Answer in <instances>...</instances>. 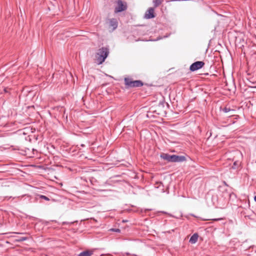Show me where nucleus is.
<instances>
[{
    "mask_svg": "<svg viewBox=\"0 0 256 256\" xmlns=\"http://www.w3.org/2000/svg\"><path fill=\"white\" fill-rule=\"evenodd\" d=\"M4 92L6 93L8 92L7 89L6 88H4Z\"/></svg>",
    "mask_w": 256,
    "mask_h": 256,
    "instance_id": "nucleus-19",
    "label": "nucleus"
},
{
    "mask_svg": "<svg viewBox=\"0 0 256 256\" xmlns=\"http://www.w3.org/2000/svg\"><path fill=\"white\" fill-rule=\"evenodd\" d=\"M26 238H25V237H22V238H20L18 240L19 241H24L25 240H26Z\"/></svg>",
    "mask_w": 256,
    "mask_h": 256,
    "instance_id": "nucleus-18",
    "label": "nucleus"
},
{
    "mask_svg": "<svg viewBox=\"0 0 256 256\" xmlns=\"http://www.w3.org/2000/svg\"><path fill=\"white\" fill-rule=\"evenodd\" d=\"M160 158L168 162H170L172 158V155L166 153H162L160 154Z\"/></svg>",
    "mask_w": 256,
    "mask_h": 256,
    "instance_id": "nucleus-7",
    "label": "nucleus"
},
{
    "mask_svg": "<svg viewBox=\"0 0 256 256\" xmlns=\"http://www.w3.org/2000/svg\"><path fill=\"white\" fill-rule=\"evenodd\" d=\"M232 110L230 108H224V109H223V112H224L226 113V112H230Z\"/></svg>",
    "mask_w": 256,
    "mask_h": 256,
    "instance_id": "nucleus-13",
    "label": "nucleus"
},
{
    "mask_svg": "<svg viewBox=\"0 0 256 256\" xmlns=\"http://www.w3.org/2000/svg\"><path fill=\"white\" fill-rule=\"evenodd\" d=\"M109 54V49L102 47L98 50L96 53V60L98 64H102Z\"/></svg>",
    "mask_w": 256,
    "mask_h": 256,
    "instance_id": "nucleus-1",
    "label": "nucleus"
},
{
    "mask_svg": "<svg viewBox=\"0 0 256 256\" xmlns=\"http://www.w3.org/2000/svg\"><path fill=\"white\" fill-rule=\"evenodd\" d=\"M204 64V63L202 61H197L192 64L190 67V70L192 72H194L201 68Z\"/></svg>",
    "mask_w": 256,
    "mask_h": 256,
    "instance_id": "nucleus-3",
    "label": "nucleus"
},
{
    "mask_svg": "<svg viewBox=\"0 0 256 256\" xmlns=\"http://www.w3.org/2000/svg\"><path fill=\"white\" fill-rule=\"evenodd\" d=\"M238 164H239L238 162H234V164H233V166H232V168H234H234H236V167Z\"/></svg>",
    "mask_w": 256,
    "mask_h": 256,
    "instance_id": "nucleus-16",
    "label": "nucleus"
},
{
    "mask_svg": "<svg viewBox=\"0 0 256 256\" xmlns=\"http://www.w3.org/2000/svg\"><path fill=\"white\" fill-rule=\"evenodd\" d=\"M159 183H160V184H162V182H160Z\"/></svg>",
    "mask_w": 256,
    "mask_h": 256,
    "instance_id": "nucleus-26",
    "label": "nucleus"
},
{
    "mask_svg": "<svg viewBox=\"0 0 256 256\" xmlns=\"http://www.w3.org/2000/svg\"><path fill=\"white\" fill-rule=\"evenodd\" d=\"M254 200L256 202V196H255L254 197Z\"/></svg>",
    "mask_w": 256,
    "mask_h": 256,
    "instance_id": "nucleus-21",
    "label": "nucleus"
},
{
    "mask_svg": "<svg viewBox=\"0 0 256 256\" xmlns=\"http://www.w3.org/2000/svg\"><path fill=\"white\" fill-rule=\"evenodd\" d=\"M126 255H129V254H129V253H128V252L126 253Z\"/></svg>",
    "mask_w": 256,
    "mask_h": 256,
    "instance_id": "nucleus-23",
    "label": "nucleus"
},
{
    "mask_svg": "<svg viewBox=\"0 0 256 256\" xmlns=\"http://www.w3.org/2000/svg\"><path fill=\"white\" fill-rule=\"evenodd\" d=\"M74 222H62V225H65V224H72Z\"/></svg>",
    "mask_w": 256,
    "mask_h": 256,
    "instance_id": "nucleus-17",
    "label": "nucleus"
},
{
    "mask_svg": "<svg viewBox=\"0 0 256 256\" xmlns=\"http://www.w3.org/2000/svg\"><path fill=\"white\" fill-rule=\"evenodd\" d=\"M92 254V252L90 250H86L80 253L78 256H91Z\"/></svg>",
    "mask_w": 256,
    "mask_h": 256,
    "instance_id": "nucleus-11",
    "label": "nucleus"
},
{
    "mask_svg": "<svg viewBox=\"0 0 256 256\" xmlns=\"http://www.w3.org/2000/svg\"><path fill=\"white\" fill-rule=\"evenodd\" d=\"M178 0H172V1H177Z\"/></svg>",
    "mask_w": 256,
    "mask_h": 256,
    "instance_id": "nucleus-24",
    "label": "nucleus"
},
{
    "mask_svg": "<svg viewBox=\"0 0 256 256\" xmlns=\"http://www.w3.org/2000/svg\"><path fill=\"white\" fill-rule=\"evenodd\" d=\"M163 0H153V3L154 7L159 6L162 2Z\"/></svg>",
    "mask_w": 256,
    "mask_h": 256,
    "instance_id": "nucleus-12",
    "label": "nucleus"
},
{
    "mask_svg": "<svg viewBox=\"0 0 256 256\" xmlns=\"http://www.w3.org/2000/svg\"><path fill=\"white\" fill-rule=\"evenodd\" d=\"M124 84L127 88H132V82L133 80L130 78H124Z\"/></svg>",
    "mask_w": 256,
    "mask_h": 256,
    "instance_id": "nucleus-10",
    "label": "nucleus"
},
{
    "mask_svg": "<svg viewBox=\"0 0 256 256\" xmlns=\"http://www.w3.org/2000/svg\"><path fill=\"white\" fill-rule=\"evenodd\" d=\"M81 146H84V144H81Z\"/></svg>",
    "mask_w": 256,
    "mask_h": 256,
    "instance_id": "nucleus-22",
    "label": "nucleus"
},
{
    "mask_svg": "<svg viewBox=\"0 0 256 256\" xmlns=\"http://www.w3.org/2000/svg\"><path fill=\"white\" fill-rule=\"evenodd\" d=\"M126 4L123 3L121 0H118L117 2V6L115 8L114 12L116 13H118L126 10Z\"/></svg>",
    "mask_w": 256,
    "mask_h": 256,
    "instance_id": "nucleus-2",
    "label": "nucleus"
},
{
    "mask_svg": "<svg viewBox=\"0 0 256 256\" xmlns=\"http://www.w3.org/2000/svg\"><path fill=\"white\" fill-rule=\"evenodd\" d=\"M220 219L218 218H217V219H216L215 220H219Z\"/></svg>",
    "mask_w": 256,
    "mask_h": 256,
    "instance_id": "nucleus-25",
    "label": "nucleus"
},
{
    "mask_svg": "<svg viewBox=\"0 0 256 256\" xmlns=\"http://www.w3.org/2000/svg\"><path fill=\"white\" fill-rule=\"evenodd\" d=\"M143 86L142 82L140 80H133L132 82V88L140 87Z\"/></svg>",
    "mask_w": 256,
    "mask_h": 256,
    "instance_id": "nucleus-8",
    "label": "nucleus"
},
{
    "mask_svg": "<svg viewBox=\"0 0 256 256\" xmlns=\"http://www.w3.org/2000/svg\"><path fill=\"white\" fill-rule=\"evenodd\" d=\"M149 210H150L146 209V210H144V211H145V212H147V211H149Z\"/></svg>",
    "mask_w": 256,
    "mask_h": 256,
    "instance_id": "nucleus-20",
    "label": "nucleus"
},
{
    "mask_svg": "<svg viewBox=\"0 0 256 256\" xmlns=\"http://www.w3.org/2000/svg\"><path fill=\"white\" fill-rule=\"evenodd\" d=\"M40 198L42 199H44L46 200H49L50 199L48 198L47 196H44V195H40Z\"/></svg>",
    "mask_w": 256,
    "mask_h": 256,
    "instance_id": "nucleus-15",
    "label": "nucleus"
},
{
    "mask_svg": "<svg viewBox=\"0 0 256 256\" xmlns=\"http://www.w3.org/2000/svg\"><path fill=\"white\" fill-rule=\"evenodd\" d=\"M110 230L112 231V232H120V230L118 228H111V229H110Z\"/></svg>",
    "mask_w": 256,
    "mask_h": 256,
    "instance_id": "nucleus-14",
    "label": "nucleus"
},
{
    "mask_svg": "<svg viewBox=\"0 0 256 256\" xmlns=\"http://www.w3.org/2000/svg\"><path fill=\"white\" fill-rule=\"evenodd\" d=\"M154 17L155 16L154 14V8H149L145 14L144 18L150 19Z\"/></svg>",
    "mask_w": 256,
    "mask_h": 256,
    "instance_id": "nucleus-5",
    "label": "nucleus"
},
{
    "mask_svg": "<svg viewBox=\"0 0 256 256\" xmlns=\"http://www.w3.org/2000/svg\"><path fill=\"white\" fill-rule=\"evenodd\" d=\"M186 160V157L184 156L172 155L171 162H181Z\"/></svg>",
    "mask_w": 256,
    "mask_h": 256,
    "instance_id": "nucleus-4",
    "label": "nucleus"
},
{
    "mask_svg": "<svg viewBox=\"0 0 256 256\" xmlns=\"http://www.w3.org/2000/svg\"><path fill=\"white\" fill-rule=\"evenodd\" d=\"M198 234L197 233H195L190 237L189 242L192 244H194L198 241Z\"/></svg>",
    "mask_w": 256,
    "mask_h": 256,
    "instance_id": "nucleus-9",
    "label": "nucleus"
},
{
    "mask_svg": "<svg viewBox=\"0 0 256 256\" xmlns=\"http://www.w3.org/2000/svg\"><path fill=\"white\" fill-rule=\"evenodd\" d=\"M110 26L112 28V30H116L118 26V20L116 18H112L109 20Z\"/></svg>",
    "mask_w": 256,
    "mask_h": 256,
    "instance_id": "nucleus-6",
    "label": "nucleus"
}]
</instances>
